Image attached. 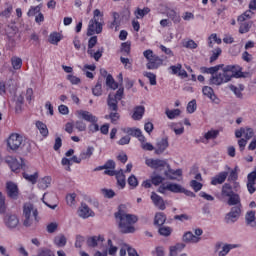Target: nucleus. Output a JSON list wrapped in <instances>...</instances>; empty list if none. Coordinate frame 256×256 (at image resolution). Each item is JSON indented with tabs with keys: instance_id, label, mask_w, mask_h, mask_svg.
Here are the masks:
<instances>
[{
	"instance_id": "79ce46f5",
	"label": "nucleus",
	"mask_w": 256,
	"mask_h": 256,
	"mask_svg": "<svg viewBox=\"0 0 256 256\" xmlns=\"http://www.w3.org/2000/svg\"><path fill=\"white\" fill-rule=\"evenodd\" d=\"M169 19H171V21H173V23L177 24V23H181V15H179L178 12H176L175 10H169L167 13Z\"/></svg>"
},
{
	"instance_id": "37998d69",
	"label": "nucleus",
	"mask_w": 256,
	"mask_h": 256,
	"mask_svg": "<svg viewBox=\"0 0 256 256\" xmlns=\"http://www.w3.org/2000/svg\"><path fill=\"white\" fill-rule=\"evenodd\" d=\"M254 13L253 10L249 9L245 11L243 14L238 16V23H244V21H247V19H251L253 17Z\"/></svg>"
},
{
	"instance_id": "0e129e2a",
	"label": "nucleus",
	"mask_w": 256,
	"mask_h": 256,
	"mask_svg": "<svg viewBox=\"0 0 256 256\" xmlns=\"http://www.w3.org/2000/svg\"><path fill=\"white\" fill-rule=\"evenodd\" d=\"M190 187L193 188V190L197 193L203 189V184L198 182L197 180L190 181Z\"/></svg>"
},
{
	"instance_id": "bb28decb",
	"label": "nucleus",
	"mask_w": 256,
	"mask_h": 256,
	"mask_svg": "<svg viewBox=\"0 0 256 256\" xmlns=\"http://www.w3.org/2000/svg\"><path fill=\"white\" fill-rule=\"evenodd\" d=\"M22 177L28 181V183H31L32 185H35L37 183V179H39V172H34L33 174H29V172L22 173Z\"/></svg>"
},
{
	"instance_id": "c03bdc74",
	"label": "nucleus",
	"mask_w": 256,
	"mask_h": 256,
	"mask_svg": "<svg viewBox=\"0 0 256 256\" xmlns=\"http://www.w3.org/2000/svg\"><path fill=\"white\" fill-rule=\"evenodd\" d=\"M251 27H253V22L251 21L241 23L239 27V33H241V35L245 33H249V31L251 30Z\"/></svg>"
},
{
	"instance_id": "5fc2aeb1",
	"label": "nucleus",
	"mask_w": 256,
	"mask_h": 256,
	"mask_svg": "<svg viewBox=\"0 0 256 256\" xmlns=\"http://www.w3.org/2000/svg\"><path fill=\"white\" fill-rule=\"evenodd\" d=\"M11 13H13V5L12 4H6L5 9L1 12V17H6V19H9L11 17Z\"/></svg>"
},
{
	"instance_id": "e433bc0d",
	"label": "nucleus",
	"mask_w": 256,
	"mask_h": 256,
	"mask_svg": "<svg viewBox=\"0 0 256 256\" xmlns=\"http://www.w3.org/2000/svg\"><path fill=\"white\" fill-rule=\"evenodd\" d=\"M51 181H52V179L50 176H46V177L40 179L38 182L39 189H42V190L47 189L51 185Z\"/></svg>"
},
{
	"instance_id": "cd10ccee",
	"label": "nucleus",
	"mask_w": 256,
	"mask_h": 256,
	"mask_svg": "<svg viewBox=\"0 0 256 256\" xmlns=\"http://www.w3.org/2000/svg\"><path fill=\"white\" fill-rule=\"evenodd\" d=\"M115 177L117 179L118 187H120V189H125L127 182L125 181V173H123V170L117 171Z\"/></svg>"
},
{
	"instance_id": "393cba45",
	"label": "nucleus",
	"mask_w": 256,
	"mask_h": 256,
	"mask_svg": "<svg viewBox=\"0 0 256 256\" xmlns=\"http://www.w3.org/2000/svg\"><path fill=\"white\" fill-rule=\"evenodd\" d=\"M143 115H145V107L144 106H136L134 108V112L132 114V119L134 121H141V119H143Z\"/></svg>"
},
{
	"instance_id": "69168bd1",
	"label": "nucleus",
	"mask_w": 256,
	"mask_h": 256,
	"mask_svg": "<svg viewBox=\"0 0 256 256\" xmlns=\"http://www.w3.org/2000/svg\"><path fill=\"white\" fill-rule=\"evenodd\" d=\"M101 193L106 199H113L115 197V191L111 189H102Z\"/></svg>"
},
{
	"instance_id": "de8ad7c7",
	"label": "nucleus",
	"mask_w": 256,
	"mask_h": 256,
	"mask_svg": "<svg viewBox=\"0 0 256 256\" xmlns=\"http://www.w3.org/2000/svg\"><path fill=\"white\" fill-rule=\"evenodd\" d=\"M165 221H167V216H165V214H163L162 212L156 213L154 219L155 225H164Z\"/></svg>"
},
{
	"instance_id": "338daca9",
	"label": "nucleus",
	"mask_w": 256,
	"mask_h": 256,
	"mask_svg": "<svg viewBox=\"0 0 256 256\" xmlns=\"http://www.w3.org/2000/svg\"><path fill=\"white\" fill-rule=\"evenodd\" d=\"M152 255L153 256H165V249L161 246H158L152 251Z\"/></svg>"
},
{
	"instance_id": "6e6d98bb",
	"label": "nucleus",
	"mask_w": 256,
	"mask_h": 256,
	"mask_svg": "<svg viewBox=\"0 0 256 256\" xmlns=\"http://www.w3.org/2000/svg\"><path fill=\"white\" fill-rule=\"evenodd\" d=\"M152 185H155V187L161 185L163 181H165V178L159 174H155L151 176Z\"/></svg>"
},
{
	"instance_id": "473e14b6",
	"label": "nucleus",
	"mask_w": 256,
	"mask_h": 256,
	"mask_svg": "<svg viewBox=\"0 0 256 256\" xmlns=\"http://www.w3.org/2000/svg\"><path fill=\"white\" fill-rule=\"evenodd\" d=\"M118 99H116L112 94H109L108 96V107L111 111H117L119 107L117 106Z\"/></svg>"
},
{
	"instance_id": "c85d7f7f",
	"label": "nucleus",
	"mask_w": 256,
	"mask_h": 256,
	"mask_svg": "<svg viewBox=\"0 0 256 256\" xmlns=\"http://www.w3.org/2000/svg\"><path fill=\"white\" fill-rule=\"evenodd\" d=\"M170 129L174 131L175 135H183L185 133V127H183V123L178 122V123H170L169 124Z\"/></svg>"
},
{
	"instance_id": "2eb2a0df",
	"label": "nucleus",
	"mask_w": 256,
	"mask_h": 256,
	"mask_svg": "<svg viewBox=\"0 0 256 256\" xmlns=\"http://www.w3.org/2000/svg\"><path fill=\"white\" fill-rule=\"evenodd\" d=\"M254 135L252 128H240L235 131V137L237 139H241V137H245L246 141H249Z\"/></svg>"
},
{
	"instance_id": "864d4df0",
	"label": "nucleus",
	"mask_w": 256,
	"mask_h": 256,
	"mask_svg": "<svg viewBox=\"0 0 256 256\" xmlns=\"http://www.w3.org/2000/svg\"><path fill=\"white\" fill-rule=\"evenodd\" d=\"M223 68H225L224 64L210 67V68H208V75H211V77H213V75H217V73H219V71L223 70Z\"/></svg>"
},
{
	"instance_id": "20e7f679",
	"label": "nucleus",
	"mask_w": 256,
	"mask_h": 256,
	"mask_svg": "<svg viewBox=\"0 0 256 256\" xmlns=\"http://www.w3.org/2000/svg\"><path fill=\"white\" fill-rule=\"evenodd\" d=\"M115 217L121 233H135V227L133 225L138 221L137 216L119 210L115 214Z\"/></svg>"
},
{
	"instance_id": "9d476101",
	"label": "nucleus",
	"mask_w": 256,
	"mask_h": 256,
	"mask_svg": "<svg viewBox=\"0 0 256 256\" xmlns=\"http://www.w3.org/2000/svg\"><path fill=\"white\" fill-rule=\"evenodd\" d=\"M5 162L14 173H17L19 169L23 168V159L17 160V158H14L13 156H7Z\"/></svg>"
},
{
	"instance_id": "7c9ffc66",
	"label": "nucleus",
	"mask_w": 256,
	"mask_h": 256,
	"mask_svg": "<svg viewBox=\"0 0 256 256\" xmlns=\"http://www.w3.org/2000/svg\"><path fill=\"white\" fill-rule=\"evenodd\" d=\"M167 191H171V193H183V191H185V188L177 183H168Z\"/></svg>"
},
{
	"instance_id": "c9c22d12",
	"label": "nucleus",
	"mask_w": 256,
	"mask_h": 256,
	"mask_svg": "<svg viewBox=\"0 0 256 256\" xmlns=\"http://www.w3.org/2000/svg\"><path fill=\"white\" fill-rule=\"evenodd\" d=\"M41 9H43V4H39L38 6H31L27 12V16L35 17V15H39L41 13Z\"/></svg>"
},
{
	"instance_id": "58836bf2",
	"label": "nucleus",
	"mask_w": 256,
	"mask_h": 256,
	"mask_svg": "<svg viewBox=\"0 0 256 256\" xmlns=\"http://www.w3.org/2000/svg\"><path fill=\"white\" fill-rule=\"evenodd\" d=\"M87 53L92 59L99 61L103 57V48H99L96 52L95 50H87Z\"/></svg>"
},
{
	"instance_id": "49530a36",
	"label": "nucleus",
	"mask_w": 256,
	"mask_h": 256,
	"mask_svg": "<svg viewBox=\"0 0 256 256\" xmlns=\"http://www.w3.org/2000/svg\"><path fill=\"white\" fill-rule=\"evenodd\" d=\"M118 249H119V248H117V246H115V245L113 244V241H112L111 239H109V240L107 241V250H105V251H107V254H108V255H116Z\"/></svg>"
},
{
	"instance_id": "680f3d73",
	"label": "nucleus",
	"mask_w": 256,
	"mask_h": 256,
	"mask_svg": "<svg viewBox=\"0 0 256 256\" xmlns=\"http://www.w3.org/2000/svg\"><path fill=\"white\" fill-rule=\"evenodd\" d=\"M159 233L160 235H162V237H169V235L173 233V229H171V227L168 226H162L159 228Z\"/></svg>"
},
{
	"instance_id": "ea45409f",
	"label": "nucleus",
	"mask_w": 256,
	"mask_h": 256,
	"mask_svg": "<svg viewBox=\"0 0 256 256\" xmlns=\"http://www.w3.org/2000/svg\"><path fill=\"white\" fill-rule=\"evenodd\" d=\"M219 137V130L211 129L208 132L204 133V139L206 141H211Z\"/></svg>"
},
{
	"instance_id": "a878e982",
	"label": "nucleus",
	"mask_w": 256,
	"mask_h": 256,
	"mask_svg": "<svg viewBox=\"0 0 256 256\" xmlns=\"http://www.w3.org/2000/svg\"><path fill=\"white\" fill-rule=\"evenodd\" d=\"M202 93L204 97H207L211 101H215L217 99V96L215 95V91L211 86H204L202 88Z\"/></svg>"
},
{
	"instance_id": "b1692460",
	"label": "nucleus",
	"mask_w": 256,
	"mask_h": 256,
	"mask_svg": "<svg viewBox=\"0 0 256 256\" xmlns=\"http://www.w3.org/2000/svg\"><path fill=\"white\" fill-rule=\"evenodd\" d=\"M169 147V142L167 139H162L156 144L155 153L156 155H161L162 153H165V150Z\"/></svg>"
},
{
	"instance_id": "bf43d9fd",
	"label": "nucleus",
	"mask_w": 256,
	"mask_h": 256,
	"mask_svg": "<svg viewBox=\"0 0 256 256\" xmlns=\"http://www.w3.org/2000/svg\"><path fill=\"white\" fill-rule=\"evenodd\" d=\"M59 41H61V34L54 32L52 34H50L49 36V42L52 45H57V43H59Z\"/></svg>"
},
{
	"instance_id": "9b49d317",
	"label": "nucleus",
	"mask_w": 256,
	"mask_h": 256,
	"mask_svg": "<svg viewBox=\"0 0 256 256\" xmlns=\"http://www.w3.org/2000/svg\"><path fill=\"white\" fill-rule=\"evenodd\" d=\"M78 216H80L81 219H89V217H95V212L91 210L86 203H81L78 208Z\"/></svg>"
},
{
	"instance_id": "dca6fc26",
	"label": "nucleus",
	"mask_w": 256,
	"mask_h": 256,
	"mask_svg": "<svg viewBox=\"0 0 256 256\" xmlns=\"http://www.w3.org/2000/svg\"><path fill=\"white\" fill-rule=\"evenodd\" d=\"M150 199L152 203H154L155 207H158L161 211H165V201L163 197L159 196V194L152 192Z\"/></svg>"
},
{
	"instance_id": "412c9836",
	"label": "nucleus",
	"mask_w": 256,
	"mask_h": 256,
	"mask_svg": "<svg viewBox=\"0 0 256 256\" xmlns=\"http://www.w3.org/2000/svg\"><path fill=\"white\" fill-rule=\"evenodd\" d=\"M113 21L108 24L109 29H114L115 31H119V27H121V16L117 12L112 13Z\"/></svg>"
},
{
	"instance_id": "e2e57ef3",
	"label": "nucleus",
	"mask_w": 256,
	"mask_h": 256,
	"mask_svg": "<svg viewBox=\"0 0 256 256\" xmlns=\"http://www.w3.org/2000/svg\"><path fill=\"white\" fill-rule=\"evenodd\" d=\"M139 128H131V127H124L121 128V131H123V133H125L126 135H131L132 137H135V133H137V131H139Z\"/></svg>"
},
{
	"instance_id": "8fccbe9b",
	"label": "nucleus",
	"mask_w": 256,
	"mask_h": 256,
	"mask_svg": "<svg viewBox=\"0 0 256 256\" xmlns=\"http://www.w3.org/2000/svg\"><path fill=\"white\" fill-rule=\"evenodd\" d=\"M150 11L151 10L147 7L143 8V9L137 8L134 12V15H135L136 19H143V17H145V15H148V13Z\"/></svg>"
},
{
	"instance_id": "f704fd0d",
	"label": "nucleus",
	"mask_w": 256,
	"mask_h": 256,
	"mask_svg": "<svg viewBox=\"0 0 256 256\" xmlns=\"http://www.w3.org/2000/svg\"><path fill=\"white\" fill-rule=\"evenodd\" d=\"M11 65L15 71H19L23 67V60L20 57L13 56L11 58Z\"/></svg>"
},
{
	"instance_id": "4468645a",
	"label": "nucleus",
	"mask_w": 256,
	"mask_h": 256,
	"mask_svg": "<svg viewBox=\"0 0 256 256\" xmlns=\"http://www.w3.org/2000/svg\"><path fill=\"white\" fill-rule=\"evenodd\" d=\"M6 189H7L8 197H10V199H14V200L19 199V187H17V184L13 182H7Z\"/></svg>"
},
{
	"instance_id": "4d7b16f0",
	"label": "nucleus",
	"mask_w": 256,
	"mask_h": 256,
	"mask_svg": "<svg viewBox=\"0 0 256 256\" xmlns=\"http://www.w3.org/2000/svg\"><path fill=\"white\" fill-rule=\"evenodd\" d=\"M75 199H77V194H75V193L68 194L66 196L67 205H69V207H75V204L77 203V201Z\"/></svg>"
},
{
	"instance_id": "f8f14e48",
	"label": "nucleus",
	"mask_w": 256,
	"mask_h": 256,
	"mask_svg": "<svg viewBox=\"0 0 256 256\" xmlns=\"http://www.w3.org/2000/svg\"><path fill=\"white\" fill-rule=\"evenodd\" d=\"M4 223L8 229H17L19 227V217L15 214H7Z\"/></svg>"
},
{
	"instance_id": "1a4fd4ad",
	"label": "nucleus",
	"mask_w": 256,
	"mask_h": 256,
	"mask_svg": "<svg viewBox=\"0 0 256 256\" xmlns=\"http://www.w3.org/2000/svg\"><path fill=\"white\" fill-rule=\"evenodd\" d=\"M237 179H239L237 170H231L228 176V181L229 183H232V185L230 184V187L232 188L233 193H239L241 190V184L237 182Z\"/></svg>"
},
{
	"instance_id": "774afa93",
	"label": "nucleus",
	"mask_w": 256,
	"mask_h": 256,
	"mask_svg": "<svg viewBox=\"0 0 256 256\" xmlns=\"http://www.w3.org/2000/svg\"><path fill=\"white\" fill-rule=\"evenodd\" d=\"M34 256H55L49 249H40L37 255Z\"/></svg>"
},
{
	"instance_id": "f03ea898",
	"label": "nucleus",
	"mask_w": 256,
	"mask_h": 256,
	"mask_svg": "<svg viewBox=\"0 0 256 256\" xmlns=\"http://www.w3.org/2000/svg\"><path fill=\"white\" fill-rule=\"evenodd\" d=\"M241 76V66L239 65H228L222 68L221 72L212 75L209 79V85L219 87L229 83L234 77L238 78Z\"/></svg>"
},
{
	"instance_id": "052dcab7",
	"label": "nucleus",
	"mask_w": 256,
	"mask_h": 256,
	"mask_svg": "<svg viewBox=\"0 0 256 256\" xmlns=\"http://www.w3.org/2000/svg\"><path fill=\"white\" fill-rule=\"evenodd\" d=\"M121 53L123 55H130L131 53V43L129 42H123L121 44V49H120Z\"/></svg>"
},
{
	"instance_id": "7ed1b4c3",
	"label": "nucleus",
	"mask_w": 256,
	"mask_h": 256,
	"mask_svg": "<svg viewBox=\"0 0 256 256\" xmlns=\"http://www.w3.org/2000/svg\"><path fill=\"white\" fill-rule=\"evenodd\" d=\"M41 218L39 217V210L31 203H25L22 210V225L26 229L35 231L39 225Z\"/></svg>"
},
{
	"instance_id": "a18cd8bd",
	"label": "nucleus",
	"mask_w": 256,
	"mask_h": 256,
	"mask_svg": "<svg viewBox=\"0 0 256 256\" xmlns=\"http://www.w3.org/2000/svg\"><path fill=\"white\" fill-rule=\"evenodd\" d=\"M54 243L57 247H65L67 245V238L65 235L60 234L54 238Z\"/></svg>"
},
{
	"instance_id": "39448f33",
	"label": "nucleus",
	"mask_w": 256,
	"mask_h": 256,
	"mask_svg": "<svg viewBox=\"0 0 256 256\" xmlns=\"http://www.w3.org/2000/svg\"><path fill=\"white\" fill-rule=\"evenodd\" d=\"M103 25L105 20L103 19V12L99 9L93 11V18L89 21L87 35L89 37L93 35H99L103 32Z\"/></svg>"
},
{
	"instance_id": "72a5a7b5",
	"label": "nucleus",
	"mask_w": 256,
	"mask_h": 256,
	"mask_svg": "<svg viewBox=\"0 0 256 256\" xmlns=\"http://www.w3.org/2000/svg\"><path fill=\"white\" fill-rule=\"evenodd\" d=\"M94 152H95V148L92 147V146H89L86 150L82 151L80 153V157H81L82 161H85L87 159H91Z\"/></svg>"
},
{
	"instance_id": "4c0bfd02",
	"label": "nucleus",
	"mask_w": 256,
	"mask_h": 256,
	"mask_svg": "<svg viewBox=\"0 0 256 256\" xmlns=\"http://www.w3.org/2000/svg\"><path fill=\"white\" fill-rule=\"evenodd\" d=\"M95 69H97V67L95 66V64H86L84 65V68L82 69V71H84L86 77H88V79H93L94 75L93 72H89V71H95Z\"/></svg>"
},
{
	"instance_id": "a19ab883",
	"label": "nucleus",
	"mask_w": 256,
	"mask_h": 256,
	"mask_svg": "<svg viewBox=\"0 0 256 256\" xmlns=\"http://www.w3.org/2000/svg\"><path fill=\"white\" fill-rule=\"evenodd\" d=\"M36 127L43 137H47V135H49V129L47 128V125L45 123L37 121Z\"/></svg>"
},
{
	"instance_id": "aec40b11",
	"label": "nucleus",
	"mask_w": 256,
	"mask_h": 256,
	"mask_svg": "<svg viewBox=\"0 0 256 256\" xmlns=\"http://www.w3.org/2000/svg\"><path fill=\"white\" fill-rule=\"evenodd\" d=\"M227 177H229L228 172H220L218 175L212 178L211 185H223V183H225L227 180Z\"/></svg>"
},
{
	"instance_id": "13d9d810",
	"label": "nucleus",
	"mask_w": 256,
	"mask_h": 256,
	"mask_svg": "<svg viewBox=\"0 0 256 256\" xmlns=\"http://www.w3.org/2000/svg\"><path fill=\"white\" fill-rule=\"evenodd\" d=\"M128 185L131 189H137V187L139 186V180H137V177L135 175L132 174L128 178Z\"/></svg>"
},
{
	"instance_id": "423d86ee",
	"label": "nucleus",
	"mask_w": 256,
	"mask_h": 256,
	"mask_svg": "<svg viewBox=\"0 0 256 256\" xmlns=\"http://www.w3.org/2000/svg\"><path fill=\"white\" fill-rule=\"evenodd\" d=\"M238 247V244H223L219 242L215 245L214 253H216L218 256H227L229 251L232 249H237Z\"/></svg>"
},
{
	"instance_id": "3c124183",
	"label": "nucleus",
	"mask_w": 256,
	"mask_h": 256,
	"mask_svg": "<svg viewBox=\"0 0 256 256\" xmlns=\"http://www.w3.org/2000/svg\"><path fill=\"white\" fill-rule=\"evenodd\" d=\"M165 114L168 117V119H176V117H179V115H181V110H179V109H173V110L167 109L165 111Z\"/></svg>"
},
{
	"instance_id": "a211bd4d",
	"label": "nucleus",
	"mask_w": 256,
	"mask_h": 256,
	"mask_svg": "<svg viewBox=\"0 0 256 256\" xmlns=\"http://www.w3.org/2000/svg\"><path fill=\"white\" fill-rule=\"evenodd\" d=\"M163 65V59H161L159 56H154L150 60H148V63L146 64L147 69L155 70L159 69Z\"/></svg>"
},
{
	"instance_id": "f257e3e1",
	"label": "nucleus",
	"mask_w": 256,
	"mask_h": 256,
	"mask_svg": "<svg viewBox=\"0 0 256 256\" xmlns=\"http://www.w3.org/2000/svg\"><path fill=\"white\" fill-rule=\"evenodd\" d=\"M222 199H228L227 205L232 207L230 211L225 215L224 221L228 225H231L241 217V196L238 193L233 192L231 183H225L221 189Z\"/></svg>"
},
{
	"instance_id": "0eeeda50",
	"label": "nucleus",
	"mask_w": 256,
	"mask_h": 256,
	"mask_svg": "<svg viewBox=\"0 0 256 256\" xmlns=\"http://www.w3.org/2000/svg\"><path fill=\"white\" fill-rule=\"evenodd\" d=\"M145 163L147 167H150V169H155L156 171H161L165 169V167H169L167 160L146 158Z\"/></svg>"
},
{
	"instance_id": "c756f323",
	"label": "nucleus",
	"mask_w": 256,
	"mask_h": 256,
	"mask_svg": "<svg viewBox=\"0 0 256 256\" xmlns=\"http://www.w3.org/2000/svg\"><path fill=\"white\" fill-rule=\"evenodd\" d=\"M183 249H185V244L183 243H177L174 246H170L169 256H177L179 253H181V251H183Z\"/></svg>"
},
{
	"instance_id": "4be33fe9",
	"label": "nucleus",
	"mask_w": 256,
	"mask_h": 256,
	"mask_svg": "<svg viewBox=\"0 0 256 256\" xmlns=\"http://www.w3.org/2000/svg\"><path fill=\"white\" fill-rule=\"evenodd\" d=\"M255 210H249L245 214V221L246 225L249 227H256V217H255Z\"/></svg>"
},
{
	"instance_id": "6ab92c4d",
	"label": "nucleus",
	"mask_w": 256,
	"mask_h": 256,
	"mask_svg": "<svg viewBox=\"0 0 256 256\" xmlns=\"http://www.w3.org/2000/svg\"><path fill=\"white\" fill-rule=\"evenodd\" d=\"M104 241H105V237H103V235H98V236H92L88 238L87 243L89 247H101Z\"/></svg>"
},
{
	"instance_id": "6e6552de",
	"label": "nucleus",
	"mask_w": 256,
	"mask_h": 256,
	"mask_svg": "<svg viewBox=\"0 0 256 256\" xmlns=\"http://www.w3.org/2000/svg\"><path fill=\"white\" fill-rule=\"evenodd\" d=\"M7 145L12 151H17L23 145V136L18 133H13L7 140Z\"/></svg>"
},
{
	"instance_id": "2f4dec72",
	"label": "nucleus",
	"mask_w": 256,
	"mask_h": 256,
	"mask_svg": "<svg viewBox=\"0 0 256 256\" xmlns=\"http://www.w3.org/2000/svg\"><path fill=\"white\" fill-rule=\"evenodd\" d=\"M230 90L233 91L234 95H236L238 99H243V91H245V86H243L242 84H240L239 86L231 85Z\"/></svg>"
},
{
	"instance_id": "5701e85b",
	"label": "nucleus",
	"mask_w": 256,
	"mask_h": 256,
	"mask_svg": "<svg viewBox=\"0 0 256 256\" xmlns=\"http://www.w3.org/2000/svg\"><path fill=\"white\" fill-rule=\"evenodd\" d=\"M182 241L184 243H199V241H201V237H196L193 232L188 231L186 233H184L183 237H182Z\"/></svg>"
},
{
	"instance_id": "f3484780",
	"label": "nucleus",
	"mask_w": 256,
	"mask_h": 256,
	"mask_svg": "<svg viewBox=\"0 0 256 256\" xmlns=\"http://www.w3.org/2000/svg\"><path fill=\"white\" fill-rule=\"evenodd\" d=\"M166 168L168 169V171H165L164 175L171 181H177V178L182 177V175H183V170H181V169L173 170V169H171V166L166 167Z\"/></svg>"
},
{
	"instance_id": "ddd939ff",
	"label": "nucleus",
	"mask_w": 256,
	"mask_h": 256,
	"mask_svg": "<svg viewBox=\"0 0 256 256\" xmlns=\"http://www.w3.org/2000/svg\"><path fill=\"white\" fill-rule=\"evenodd\" d=\"M77 115L79 119H83L84 121H87L88 123H98L99 118L93 113L87 111V110H79L77 111Z\"/></svg>"
},
{
	"instance_id": "09e8293b",
	"label": "nucleus",
	"mask_w": 256,
	"mask_h": 256,
	"mask_svg": "<svg viewBox=\"0 0 256 256\" xmlns=\"http://www.w3.org/2000/svg\"><path fill=\"white\" fill-rule=\"evenodd\" d=\"M213 43H217V45H221V38L217 37V34L213 33L208 37V47L213 48Z\"/></svg>"
},
{
	"instance_id": "603ef678",
	"label": "nucleus",
	"mask_w": 256,
	"mask_h": 256,
	"mask_svg": "<svg viewBox=\"0 0 256 256\" xmlns=\"http://www.w3.org/2000/svg\"><path fill=\"white\" fill-rule=\"evenodd\" d=\"M106 85L107 87H110V89H117L119 87V85L117 84V82H115V79H113V76H111V74H109L106 77Z\"/></svg>"
}]
</instances>
